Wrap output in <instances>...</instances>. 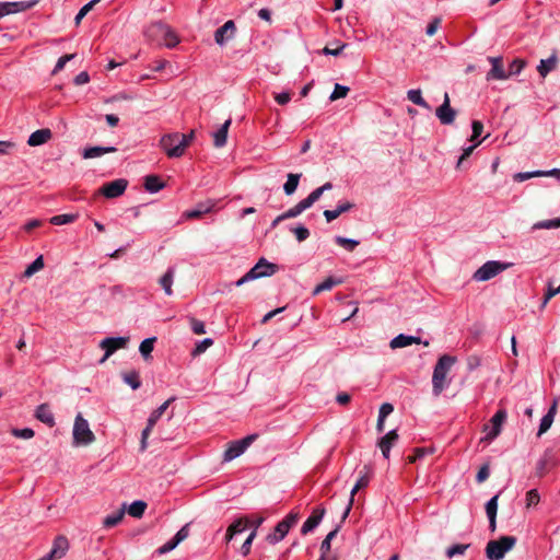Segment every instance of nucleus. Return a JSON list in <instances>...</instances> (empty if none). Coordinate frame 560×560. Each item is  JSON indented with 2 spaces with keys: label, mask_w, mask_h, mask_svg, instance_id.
I'll return each mask as SVG.
<instances>
[{
  "label": "nucleus",
  "mask_w": 560,
  "mask_h": 560,
  "mask_svg": "<svg viewBox=\"0 0 560 560\" xmlns=\"http://www.w3.org/2000/svg\"><path fill=\"white\" fill-rule=\"evenodd\" d=\"M292 232L294 233V235L299 242H303L306 238H308V236H310L308 229L303 225L292 229Z\"/></svg>",
  "instance_id": "57"
},
{
  "label": "nucleus",
  "mask_w": 560,
  "mask_h": 560,
  "mask_svg": "<svg viewBox=\"0 0 560 560\" xmlns=\"http://www.w3.org/2000/svg\"><path fill=\"white\" fill-rule=\"evenodd\" d=\"M534 177H542V174L539 173V171H535V172L516 173L513 176L514 180L518 182V183L527 180L529 178H534Z\"/></svg>",
  "instance_id": "54"
},
{
  "label": "nucleus",
  "mask_w": 560,
  "mask_h": 560,
  "mask_svg": "<svg viewBox=\"0 0 560 560\" xmlns=\"http://www.w3.org/2000/svg\"><path fill=\"white\" fill-rule=\"evenodd\" d=\"M69 549V541L65 536L56 537L54 546L48 555L45 556L46 560H55L62 558Z\"/></svg>",
  "instance_id": "18"
},
{
  "label": "nucleus",
  "mask_w": 560,
  "mask_h": 560,
  "mask_svg": "<svg viewBox=\"0 0 560 560\" xmlns=\"http://www.w3.org/2000/svg\"><path fill=\"white\" fill-rule=\"evenodd\" d=\"M175 270L174 268H168L166 272L159 279V284L162 287L164 292L167 295L173 294V281H174Z\"/></svg>",
  "instance_id": "31"
},
{
  "label": "nucleus",
  "mask_w": 560,
  "mask_h": 560,
  "mask_svg": "<svg viewBox=\"0 0 560 560\" xmlns=\"http://www.w3.org/2000/svg\"><path fill=\"white\" fill-rule=\"evenodd\" d=\"M430 451L424 447L415 448L413 454L407 457L408 463H416L419 458L423 457Z\"/></svg>",
  "instance_id": "60"
},
{
  "label": "nucleus",
  "mask_w": 560,
  "mask_h": 560,
  "mask_svg": "<svg viewBox=\"0 0 560 560\" xmlns=\"http://www.w3.org/2000/svg\"><path fill=\"white\" fill-rule=\"evenodd\" d=\"M557 407H558V399H555L552 405L550 406L548 412L542 417V419L540 421L539 430L537 433L538 436L542 435L550 429V427L553 422L555 416L557 413Z\"/></svg>",
  "instance_id": "23"
},
{
  "label": "nucleus",
  "mask_w": 560,
  "mask_h": 560,
  "mask_svg": "<svg viewBox=\"0 0 560 560\" xmlns=\"http://www.w3.org/2000/svg\"><path fill=\"white\" fill-rule=\"evenodd\" d=\"M248 523L247 518H238L235 522H233L229 528L231 532H234L235 534L241 533L245 529L246 525Z\"/></svg>",
  "instance_id": "58"
},
{
  "label": "nucleus",
  "mask_w": 560,
  "mask_h": 560,
  "mask_svg": "<svg viewBox=\"0 0 560 560\" xmlns=\"http://www.w3.org/2000/svg\"><path fill=\"white\" fill-rule=\"evenodd\" d=\"M300 178H301V174H294V173L288 174V179H287L285 184L283 185V190H284L285 195L291 196L292 194L295 192V190L299 186Z\"/></svg>",
  "instance_id": "35"
},
{
  "label": "nucleus",
  "mask_w": 560,
  "mask_h": 560,
  "mask_svg": "<svg viewBox=\"0 0 560 560\" xmlns=\"http://www.w3.org/2000/svg\"><path fill=\"white\" fill-rule=\"evenodd\" d=\"M213 207H214L213 202L199 203L195 209L186 211L185 217L187 219H199L203 214L210 212Z\"/></svg>",
  "instance_id": "34"
},
{
  "label": "nucleus",
  "mask_w": 560,
  "mask_h": 560,
  "mask_svg": "<svg viewBox=\"0 0 560 560\" xmlns=\"http://www.w3.org/2000/svg\"><path fill=\"white\" fill-rule=\"evenodd\" d=\"M481 143V141H478L477 143H475L474 145H470V147H467L463 150V153L462 155L459 156L458 159V162H457V165H456V168H460L463 162L465 160H467L474 152V150Z\"/></svg>",
  "instance_id": "55"
},
{
  "label": "nucleus",
  "mask_w": 560,
  "mask_h": 560,
  "mask_svg": "<svg viewBox=\"0 0 560 560\" xmlns=\"http://www.w3.org/2000/svg\"><path fill=\"white\" fill-rule=\"evenodd\" d=\"M189 536V523L184 525L177 533L176 535L170 540L167 541L166 544H164L163 546H161L156 552L159 555H164L173 549L176 548V546L184 541L187 537Z\"/></svg>",
  "instance_id": "17"
},
{
  "label": "nucleus",
  "mask_w": 560,
  "mask_h": 560,
  "mask_svg": "<svg viewBox=\"0 0 560 560\" xmlns=\"http://www.w3.org/2000/svg\"><path fill=\"white\" fill-rule=\"evenodd\" d=\"M435 116L442 125L448 126L455 121L457 112L451 106L448 93H444V100L441 106L435 109Z\"/></svg>",
  "instance_id": "10"
},
{
  "label": "nucleus",
  "mask_w": 560,
  "mask_h": 560,
  "mask_svg": "<svg viewBox=\"0 0 560 560\" xmlns=\"http://www.w3.org/2000/svg\"><path fill=\"white\" fill-rule=\"evenodd\" d=\"M407 98L412 102L413 104L425 108L428 110L431 109V106L428 104V102L422 97L420 90H409L407 92Z\"/></svg>",
  "instance_id": "36"
},
{
  "label": "nucleus",
  "mask_w": 560,
  "mask_h": 560,
  "mask_svg": "<svg viewBox=\"0 0 560 560\" xmlns=\"http://www.w3.org/2000/svg\"><path fill=\"white\" fill-rule=\"evenodd\" d=\"M359 479L355 482L357 489H363L368 487L370 482L371 469L368 466H364L362 470L359 472Z\"/></svg>",
  "instance_id": "44"
},
{
  "label": "nucleus",
  "mask_w": 560,
  "mask_h": 560,
  "mask_svg": "<svg viewBox=\"0 0 560 560\" xmlns=\"http://www.w3.org/2000/svg\"><path fill=\"white\" fill-rule=\"evenodd\" d=\"M557 228H560V218L553 219V220L539 221L532 226V230L557 229Z\"/></svg>",
  "instance_id": "46"
},
{
  "label": "nucleus",
  "mask_w": 560,
  "mask_h": 560,
  "mask_svg": "<svg viewBox=\"0 0 560 560\" xmlns=\"http://www.w3.org/2000/svg\"><path fill=\"white\" fill-rule=\"evenodd\" d=\"M12 434L15 436V438H19V439H24V440H28V439H32L34 436V431L30 428H25V429H13L12 430Z\"/></svg>",
  "instance_id": "56"
},
{
  "label": "nucleus",
  "mask_w": 560,
  "mask_h": 560,
  "mask_svg": "<svg viewBox=\"0 0 560 560\" xmlns=\"http://www.w3.org/2000/svg\"><path fill=\"white\" fill-rule=\"evenodd\" d=\"M456 362V358L443 354L438 360L433 375H432V390L435 396H439L446 386V375Z\"/></svg>",
  "instance_id": "1"
},
{
  "label": "nucleus",
  "mask_w": 560,
  "mask_h": 560,
  "mask_svg": "<svg viewBox=\"0 0 560 560\" xmlns=\"http://www.w3.org/2000/svg\"><path fill=\"white\" fill-rule=\"evenodd\" d=\"M540 497L536 489H532L526 493V506H535L539 503Z\"/></svg>",
  "instance_id": "53"
},
{
  "label": "nucleus",
  "mask_w": 560,
  "mask_h": 560,
  "mask_svg": "<svg viewBox=\"0 0 560 560\" xmlns=\"http://www.w3.org/2000/svg\"><path fill=\"white\" fill-rule=\"evenodd\" d=\"M341 283H342L341 279H335L332 277H328L326 280H324L322 283H319L318 285L315 287V289L313 291V295H317V294H319L320 292H324V291H329L335 285H338V284H341Z\"/></svg>",
  "instance_id": "37"
},
{
  "label": "nucleus",
  "mask_w": 560,
  "mask_h": 560,
  "mask_svg": "<svg viewBox=\"0 0 560 560\" xmlns=\"http://www.w3.org/2000/svg\"><path fill=\"white\" fill-rule=\"evenodd\" d=\"M165 184L158 175H148L144 177V188L149 192H158L164 188Z\"/></svg>",
  "instance_id": "32"
},
{
  "label": "nucleus",
  "mask_w": 560,
  "mask_h": 560,
  "mask_svg": "<svg viewBox=\"0 0 560 560\" xmlns=\"http://www.w3.org/2000/svg\"><path fill=\"white\" fill-rule=\"evenodd\" d=\"M506 417L508 415L504 409H500L494 413V416L490 420L491 429L489 424L485 425L487 440H493L500 434L502 423L505 421Z\"/></svg>",
  "instance_id": "13"
},
{
  "label": "nucleus",
  "mask_w": 560,
  "mask_h": 560,
  "mask_svg": "<svg viewBox=\"0 0 560 560\" xmlns=\"http://www.w3.org/2000/svg\"><path fill=\"white\" fill-rule=\"evenodd\" d=\"M339 527L340 526H337L335 529L329 532L327 534V536L324 538V540L322 541V545H320L322 556H329V551L331 548V540L337 536V534L339 532Z\"/></svg>",
  "instance_id": "40"
},
{
  "label": "nucleus",
  "mask_w": 560,
  "mask_h": 560,
  "mask_svg": "<svg viewBox=\"0 0 560 560\" xmlns=\"http://www.w3.org/2000/svg\"><path fill=\"white\" fill-rule=\"evenodd\" d=\"M51 137H52V133H51L50 129H48V128L38 129V130L34 131L33 133H31V136L28 137V140H27V144L30 147L42 145V144L46 143L48 140H50Z\"/></svg>",
  "instance_id": "22"
},
{
  "label": "nucleus",
  "mask_w": 560,
  "mask_h": 560,
  "mask_svg": "<svg viewBox=\"0 0 560 560\" xmlns=\"http://www.w3.org/2000/svg\"><path fill=\"white\" fill-rule=\"evenodd\" d=\"M35 417L43 423L54 427L55 425V418L51 413L49 406L47 404H42L37 407Z\"/></svg>",
  "instance_id": "27"
},
{
  "label": "nucleus",
  "mask_w": 560,
  "mask_h": 560,
  "mask_svg": "<svg viewBox=\"0 0 560 560\" xmlns=\"http://www.w3.org/2000/svg\"><path fill=\"white\" fill-rule=\"evenodd\" d=\"M77 218H78V214H58V215L51 217L49 219V222L54 225H62V224L72 223L73 221L77 220Z\"/></svg>",
  "instance_id": "43"
},
{
  "label": "nucleus",
  "mask_w": 560,
  "mask_h": 560,
  "mask_svg": "<svg viewBox=\"0 0 560 560\" xmlns=\"http://www.w3.org/2000/svg\"><path fill=\"white\" fill-rule=\"evenodd\" d=\"M335 242L339 246L346 248L349 252H353L354 248L359 245V241H355V240H352V238H347V237H343V236H336L335 237Z\"/></svg>",
  "instance_id": "45"
},
{
  "label": "nucleus",
  "mask_w": 560,
  "mask_h": 560,
  "mask_svg": "<svg viewBox=\"0 0 560 560\" xmlns=\"http://www.w3.org/2000/svg\"><path fill=\"white\" fill-rule=\"evenodd\" d=\"M128 186V180L125 178H118L104 184L100 188V192L106 198H116L122 195Z\"/></svg>",
  "instance_id": "11"
},
{
  "label": "nucleus",
  "mask_w": 560,
  "mask_h": 560,
  "mask_svg": "<svg viewBox=\"0 0 560 560\" xmlns=\"http://www.w3.org/2000/svg\"><path fill=\"white\" fill-rule=\"evenodd\" d=\"M155 340V337L147 338L140 343L139 351L144 359H148L151 355Z\"/></svg>",
  "instance_id": "42"
},
{
  "label": "nucleus",
  "mask_w": 560,
  "mask_h": 560,
  "mask_svg": "<svg viewBox=\"0 0 560 560\" xmlns=\"http://www.w3.org/2000/svg\"><path fill=\"white\" fill-rule=\"evenodd\" d=\"M44 257L40 255L31 265L26 267L23 277L31 278L36 272L40 271L44 268Z\"/></svg>",
  "instance_id": "39"
},
{
  "label": "nucleus",
  "mask_w": 560,
  "mask_h": 560,
  "mask_svg": "<svg viewBox=\"0 0 560 560\" xmlns=\"http://www.w3.org/2000/svg\"><path fill=\"white\" fill-rule=\"evenodd\" d=\"M43 221L42 220H38V219H33V220H30L27 223H25L23 225V230L26 232V233H31L33 232L35 229L37 228H40L43 225Z\"/></svg>",
  "instance_id": "64"
},
{
  "label": "nucleus",
  "mask_w": 560,
  "mask_h": 560,
  "mask_svg": "<svg viewBox=\"0 0 560 560\" xmlns=\"http://www.w3.org/2000/svg\"><path fill=\"white\" fill-rule=\"evenodd\" d=\"M398 438L397 430H392L378 440L377 446L382 451L384 458H389L390 448L397 442Z\"/></svg>",
  "instance_id": "21"
},
{
  "label": "nucleus",
  "mask_w": 560,
  "mask_h": 560,
  "mask_svg": "<svg viewBox=\"0 0 560 560\" xmlns=\"http://www.w3.org/2000/svg\"><path fill=\"white\" fill-rule=\"evenodd\" d=\"M128 341V337H109L100 342V348L106 351V357H110L118 349L126 348Z\"/></svg>",
  "instance_id": "15"
},
{
  "label": "nucleus",
  "mask_w": 560,
  "mask_h": 560,
  "mask_svg": "<svg viewBox=\"0 0 560 560\" xmlns=\"http://www.w3.org/2000/svg\"><path fill=\"white\" fill-rule=\"evenodd\" d=\"M348 92H349V88L348 86H345V85H341V84L337 83V84H335V89H334L332 93L330 94L329 100L331 102H334V101H337L339 98L346 97Z\"/></svg>",
  "instance_id": "48"
},
{
  "label": "nucleus",
  "mask_w": 560,
  "mask_h": 560,
  "mask_svg": "<svg viewBox=\"0 0 560 560\" xmlns=\"http://www.w3.org/2000/svg\"><path fill=\"white\" fill-rule=\"evenodd\" d=\"M38 0L19 1V2H0V18L9 14L23 12L36 5Z\"/></svg>",
  "instance_id": "12"
},
{
  "label": "nucleus",
  "mask_w": 560,
  "mask_h": 560,
  "mask_svg": "<svg viewBox=\"0 0 560 560\" xmlns=\"http://www.w3.org/2000/svg\"><path fill=\"white\" fill-rule=\"evenodd\" d=\"M236 31L235 23L230 20L214 32V40L218 45H223L225 39L232 38Z\"/></svg>",
  "instance_id": "20"
},
{
  "label": "nucleus",
  "mask_w": 560,
  "mask_h": 560,
  "mask_svg": "<svg viewBox=\"0 0 560 560\" xmlns=\"http://www.w3.org/2000/svg\"><path fill=\"white\" fill-rule=\"evenodd\" d=\"M488 61L491 63L492 68L487 73V81L506 80L510 78V74L504 70L502 57H488Z\"/></svg>",
  "instance_id": "14"
},
{
  "label": "nucleus",
  "mask_w": 560,
  "mask_h": 560,
  "mask_svg": "<svg viewBox=\"0 0 560 560\" xmlns=\"http://www.w3.org/2000/svg\"><path fill=\"white\" fill-rule=\"evenodd\" d=\"M148 36L151 39H158L159 37H162L163 44L168 48H173L178 44L176 34L170 26L162 22L152 24L148 30Z\"/></svg>",
  "instance_id": "5"
},
{
  "label": "nucleus",
  "mask_w": 560,
  "mask_h": 560,
  "mask_svg": "<svg viewBox=\"0 0 560 560\" xmlns=\"http://www.w3.org/2000/svg\"><path fill=\"white\" fill-rule=\"evenodd\" d=\"M509 266L510 264H503L497 260L487 261L475 271L472 279L476 281H488L504 271Z\"/></svg>",
  "instance_id": "6"
},
{
  "label": "nucleus",
  "mask_w": 560,
  "mask_h": 560,
  "mask_svg": "<svg viewBox=\"0 0 560 560\" xmlns=\"http://www.w3.org/2000/svg\"><path fill=\"white\" fill-rule=\"evenodd\" d=\"M212 345H213V340L210 338H206L196 345V348L192 350L191 354L194 357L200 355Z\"/></svg>",
  "instance_id": "51"
},
{
  "label": "nucleus",
  "mask_w": 560,
  "mask_h": 560,
  "mask_svg": "<svg viewBox=\"0 0 560 560\" xmlns=\"http://www.w3.org/2000/svg\"><path fill=\"white\" fill-rule=\"evenodd\" d=\"M557 62L558 59L556 55L550 56L548 59H541L537 67V71L542 78H546L550 71L556 69Z\"/></svg>",
  "instance_id": "30"
},
{
  "label": "nucleus",
  "mask_w": 560,
  "mask_h": 560,
  "mask_svg": "<svg viewBox=\"0 0 560 560\" xmlns=\"http://www.w3.org/2000/svg\"><path fill=\"white\" fill-rule=\"evenodd\" d=\"M189 536V523L184 525L177 533L176 535L170 540L167 541L166 544H164L163 546H161L156 552L159 555H164L173 549L176 548V546L184 541L187 537Z\"/></svg>",
  "instance_id": "16"
},
{
  "label": "nucleus",
  "mask_w": 560,
  "mask_h": 560,
  "mask_svg": "<svg viewBox=\"0 0 560 560\" xmlns=\"http://www.w3.org/2000/svg\"><path fill=\"white\" fill-rule=\"evenodd\" d=\"M73 444L90 445L95 441V435L89 427V422L81 413H78L73 424Z\"/></svg>",
  "instance_id": "4"
},
{
  "label": "nucleus",
  "mask_w": 560,
  "mask_h": 560,
  "mask_svg": "<svg viewBox=\"0 0 560 560\" xmlns=\"http://www.w3.org/2000/svg\"><path fill=\"white\" fill-rule=\"evenodd\" d=\"M231 122L232 120L229 118L215 132H213V144L215 148H222L225 145Z\"/></svg>",
  "instance_id": "25"
},
{
  "label": "nucleus",
  "mask_w": 560,
  "mask_h": 560,
  "mask_svg": "<svg viewBox=\"0 0 560 560\" xmlns=\"http://www.w3.org/2000/svg\"><path fill=\"white\" fill-rule=\"evenodd\" d=\"M175 400V397H171L166 401H164L158 409H155L149 417L147 427L143 429L141 434L140 450L143 452L147 448V440L153 430L158 420L162 417V415L166 411L168 406Z\"/></svg>",
  "instance_id": "7"
},
{
  "label": "nucleus",
  "mask_w": 560,
  "mask_h": 560,
  "mask_svg": "<svg viewBox=\"0 0 560 560\" xmlns=\"http://www.w3.org/2000/svg\"><path fill=\"white\" fill-rule=\"evenodd\" d=\"M516 537L501 536L499 539L488 541L486 546V556L489 560H502L506 552L516 545Z\"/></svg>",
  "instance_id": "3"
},
{
  "label": "nucleus",
  "mask_w": 560,
  "mask_h": 560,
  "mask_svg": "<svg viewBox=\"0 0 560 560\" xmlns=\"http://www.w3.org/2000/svg\"><path fill=\"white\" fill-rule=\"evenodd\" d=\"M101 0H92L90 1L89 3H86L85 5H83L80 11L78 12L75 19H74V22L77 25L80 24V22L82 21V19L94 8V5L96 3H98Z\"/></svg>",
  "instance_id": "47"
},
{
  "label": "nucleus",
  "mask_w": 560,
  "mask_h": 560,
  "mask_svg": "<svg viewBox=\"0 0 560 560\" xmlns=\"http://www.w3.org/2000/svg\"><path fill=\"white\" fill-rule=\"evenodd\" d=\"M256 439L257 434H250L242 440L231 442L224 452V460L230 462L241 456Z\"/></svg>",
  "instance_id": "9"
},
{
  "label": "nucleus",
  "mask_w": 560,
  "mask_h": 560,
  "mask_svg": "<svg viewBox=\"0 0 560 560\" xmlns=\"http://www.w3.org/2000/svg\"><path fill=\"white\" fill-rule=\"evenodd\" d=\"M124 516H125V505L120 510L115 512L114 514L106 516L103 521V525L106 528L114 527L121 522Z\"/></svg>",
  "instance_id": "38"
},
{
  "label": "nucleus",
  "mask_w": 560,
  "mask_h": 560,
  "mask_svg": "<svg viewBox=\"0 0 560 560\" xmlns=\"http://www.w3.org/2000/svg\"><path fill=\"white\" fill-rule=\"evenodd\" d=\"M74 54H68V55H65L62 57H60L55 66V69L52 71V73H57L59 72L60 70L63 69V67L66 66V63L70 60H72L74 58Z\"/></svg>",
  "instance_id": "59"
},
{
  "label": "nucleus",
  "mask_w": 560,
  "mask_h": 560,
  "mask_svg": "<svg viewBox=\"0 0 560 560\" xmlns=\"http://www.w3.org/2000/svg\"><path fill=\"white\" fill-rule=\"evenodd\" d=\"M147 509V503L144 501H135L128 508V513L132 517L140 518Z\"/></svg>",
  "instance_id": "41"
},
{
  "label": "nucleus",
  "mask_w": 560,
  "mask_h": 560,
  "mask_svg": "<svg viewBox=\"0 0 560 560\" xmlns=\"http://www.w3.org/2000/svg\"><path fill=\"white\" fill-rule=\"evenodd\" d=\"M179 140V132L168 133L161 138L160 145L168 158H180L184 155Z\"/></svg>",
  "instance_id": "8"
},
{
  "label": "nucleus",
  "mask_w": 560,
  "mask_h": 560,
  "mask_svg": "<svg viewBox=\"0 0 560 560\" xmlns=\"http://www.w3.org/2000/svg\"><path fill=\"white\" fill-rule=\"evenodd\" d=\"M116 151H117V149L114 147H91V148L84 149L82 156L84 159H94V158L102 156L105 153H112V152H116Z\"/></svg>",
  "instance_id": "29"
},
{
  "label": "nucleus",
  "mask_w": 560,
  "mask_h": 560,
  "mask_svg": "<svg viewBox=\"0 0 560 560\" xmlns=\"http://www.w3.org/2000/svg\"><path fill=\"white\" fill-rule=\"evenodd\" d=\"M469 544H457L454 545L446 550V556L448 558H453L456 555H464L465 551L469 548Z\"/></svg>",
  "instance_id": "49"
},
{
  "label": "nucleus",
  "mask_w": 560,
  "mask_h": 560,
  "mask_svg": "<svg viewBox=\"0 0 560 560\" xmlns=\"http://www.w3.org/2000/svg\"><path fill=\"white\" fill-rule=\"evenodd\" d=\"M190 327L196 335H202L206 332L203 323L194 317L190 318Z\"/></svg>",
  "instance_id": "63"
},
{
  "label": "nucleus",
  "mask_w": 560,
  "mask_h": 560,
  "mask_svg": "<svg viewBox=\"0 0 560 560\" xmlns=\"http://www.w3.org/2000/svg\"><path fill=\"white\" fill-rule=\"evenodd\" d=\"M353 207L354 203L346 201L339 203L335 210H325L323 214L326 218L327 222H331L332 220L337 219L340 214L350 211Z\"/></svg>",
  "instance_id": "28"
},
{
  "label": "nucleus",
  "mask_w": 560,
  "mask_h": 560,
  "mask_svg": "<svg viewBox=\"0 0 560 560\" xmlns=\"http://www.w3.org/2000/svg\"><path fill=\"white\" fill-rule=\"evenodd\" d=\"M498 498L499 495L497 494L487 502L486 512L488 517H497Z\"/></svg>",
  "instance_id": "52"
},
{
  "label": "nucleus",
  "mask_w": 560,
  "mask_h": 560,
  "mask_svg": "<svg viewBox=\"0 0 560 560\" xmlns=\"http://www.w3.org/2000/svg\"><path fill=\"white\" fill-rule=\"evenodd\" d=\"M421 342L422 341L419 337L406 336L404 334H400L390 340L389 347L392 349H397V348H404V347H407V346H410L413 343H421Z\"/></svg>",
  "instance_id": "24"
},
{
  "label": "nucleus",
  "mask_w": 560,
  "mask_h": 560,
  "mask_svg": "<svg viewBox=\"0 0 560 560\" xmlns=\"http://www.w3.org/2000/svg\"><path fill=\"white\" fill-rule=\"evenodd\" d=\"M526 62L525 60L523 59H514L511 63H510V67H509V72H506L508 74L511 75H516L518 73H521V71L524 69Z\"/></svg>",
  "instance_id": "50"
},
{
  "label": "nucleus",
  "mask_w": 560,
  "mask_h": 560,
  "mask_svg": "<svg viewBox=\"0 0 560 560\" xmlns=\"http://www.w3.org/2000/svg\"><path fill=\"white\" fill-rule=\"evenodd\" d=\"M471 128H472V135L469 140L475 141L482 133L483 124L479 120H474L471 122Z\"/></svg>",
  "instance_id": "62"
},
{
  "label": "nucleus",
  "mask_w": 560,
  "mask_h": 560,
  "mask_svg": "<svg viewBox=\"0 0 560 560\" xmlns=\"http://www.w3.org/2000/svg\"><path fill=\"white\" fill-rule=\"evenodd\" d=\"M278 265L269 262L266 258H260L249 271L235 282V285L241 287L248 281L270 277L278 272Z\"/></svg>",
  "instance_id": "2"
},
{
  "label": "nucleus",
  "mask_w": 560,
  "mask_h": 560,
  "mask_svg": "<svg viewBox=\"0 0 560 560\" xmlns=\"http://www.w3.org/2000/svg\"><path fill=\"white\" fill-rule=\"evenodd\" d=\"M289 530H290L289 525L287 523L279 522L276 525L273 533L269 534L266 537V540L270 545H275V544L279 542L280 540H282L285 537V535L289 533Z\"/></svg>",
  "instance_id": "26"
},
{
  "label": "nucleus",
  "mask_w": 560,
  "mask_h": 560,
  "mask_svg": "<svg viewBox=\"0 0 560 560\" xmlns=\"http://www.w3.org/2000/svg\"><path fill=\"white\" fill-rule=\"evenodd\" d=\"M122 381L129 385L133 390L138 389L141 386L139 372L135 370L121 372Z\"/></svg>",
  "instance_id": "33"
},
{
  "label": "nucleus",
  "mask_w": 560,
  "mask_h": 560,
  "mask_svg": "<svg viewBox=\"0 0 560 560\" xmlns=\"http://www.w3.org/2000/svg\"><path fill=\"white\" fill-rule=\"evenodd\" d=\"M194 139H195V130H191L187 135L180 133V140L179 141H180V144H182L184 153H185L186 149L189 147V144L194 141Z\"/></svg>",
  "instance_id": "61"
},
{
  "label": "nucleus",
  "mask_w": 560,
  "mask_h": 560,
  "mask_svg": "<svg viewBox=\"0 0 560 560\" xmlns=\"http://www.w3.org/2000/svg\"><path fill=\"white\" fill-rule=\"evenodd\" d=\"M325 513L326 510L324 506H317L316 509H314L312 515L302 525L301 533L303 535H306L307 533L312 532L315 527H317L320 521L323 520Z\"/></svg>",
  "instance_id": "19"
}]
</instances>
